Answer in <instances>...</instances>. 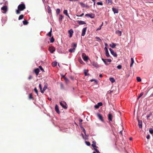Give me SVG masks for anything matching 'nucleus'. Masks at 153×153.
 <instances>
[{
    "mask_svg": "<svg viewBox=\"0 0 153 153\" xmlns=\"http://www.w3.org/2000/svg\"><path fill=\"white\" fill-rule=\"evenodd\" d=\"M25 8V5L23 2H22L21 4H19L18 7V9L22 11Z\"/></svg>",
    "mask_w": 153,
    "mask_h": 153,
    "instance_id": "obj_1",
    "label": "nucleus"
},
{
    "mask_svg": "<svg viewBox=\"0 0 153 153\" xmlns=\"http://www.w3.org/2000/svg\"><path fill=\"white\" fill-rule=\"evenodd\" d=\"M82 57L85 61H87L88 59V57L86 56L85 53H82Z\"/></svg>",
    "mask_w": 153,
    "mask_h": 153,
    "instance_id": "obj_2",
    "label": "nucleus"
},
{
    "mask_svg": "<svg viewBox=\"0 0 153 153\" xmlns=\"http://www.w3.org/2000/svg\"><path fill=\"white\" fill-rule=\"evenodd\" d=\"M3 13H5L7 10V7L6 6H5L1 7V9Z\"/></svg>",
    "mask_w": 153,
    "mask_h": 153,
    "instance_id": "obj_3",
    "label": "nucleus"
},
{
    "mask_svg": "<svg viewBox=\"0 0 153 153\" xmlns=\"http://www.w3.org/2000/svg\"><path fill=\"white\" fill-rule=\"evenodd\" d=\"M60 104L65 109L67 108V107L66 106L67 105L65 102L64 101H61L60 102Z\"/></svg>",
    "mask_w": 153,
    "mask_h": 153,
    "instance_id": "obj_4",
    "label": "nucleus"
},
{
    "mask_svg": "<svg viewBox=\"0 0 153 153\" xmlns=\"http://www.w3.org/2000/svg\"><path fill=\"white\" fill-rule=\"evenodd\" d=\"M86 16H88L92 19L94 18L95 16V15L93 13H89L85 15Z\"/></svg>",
    "mask_w": 153,
    "mask_h": 153,
    "instance_id": "obj_5",
    "label": "nucleus"
},
{
    "mask_svg": "<svg viewBox=\"0 0 153 153\" xmlns=\"http://www.w3.org/2000/svg\"><path fill=\"white\" fill-rule=\"evenodd\" d=\"M109 50L110 51L111 53L114 57H116L117 56V53H116L114 52V51L111 48H109Z\"/></svg>",
    "mask_w": 153,
    "mask_h": 153,
    "instance_id": "obj_6",
    "label": "nucleus"
},
{
    "mask_svg": "<svg viewBox=\"0 0 153 153\" xmlns=\"http://www.w3.org/2000/svg\"><path fill=\"white\" fill-rule=\"evenodd\" d=\"M87 27L83 28L82 31L81 36H84L85 34L86 30H87Z\"/></svg>",
    "mask_w": 153,
    "mask_h": 153,
    "instance_id": "obj_7",
    "label": "nucleus"
},
{
    "mask_svg": "<svg viewBox=\"0 0 153 153\" xmlns=\"http://www.w3.org/2000/svg\"><path fill=\"white\" fill-rule=\"evenodd\" d=\"M49 49L50 52L51 53H53L55 51V48L52 46L50 47Z\"/></svg>",
    "mask_w": 153,
    "mask_h": 153,
    "instance_id": "obj_8",
    "label": "nucleus"
},
{
    "mask_svg": "<svg viewBox=\"0 0 153 153\" xmlns=\"http://www.w3.org/2000/svg\"><path fill=\"white\" fill-rule=\"evenodd\" d=\"M68 33L69 34V37L70 38L72 36L73 34L74 33V31L72 29H71L70 30H69Z\"/></svg>",
    "mask_w": 153,
    "mask_h": 153,
    "instance_id": "obj_9",
    "label": "nucleus"
},
{
    "mask_svg": "<svg viewBox=\"0 0 153 153\" xmlns=\"http://www.w3.org/2000/svg\"><path fill=\"white\" fill-rule=\"evenodd\" d=\"M138 126L140 128H142V121L140 120H138Z\"/></svg>",
    "mask_w": 153,
    "mask_h": 153,
    "instance_id": "obj_10",
    "label": "nucleus"
},
{
    "mask_svg": "<svg viewBox=\"0 0 153 153\" xmlns=\"http://www.w3.org/2000/svg\"><path fill=\"white\" fill-rule=\"evenodd\" d=\"M55 109L56 111L58 114L59 113L60 111L59 109L58 106L57 105H56L55 106Z\"/></svg>",
    "mask_w": 153,
    "mask_h": 153,
    "instance_id": "obj_11",
    "label": "nucleus"
},
{
    "mask_svg": "<svg viewBox=\"0 0 153 153\" xmlns=\"http://www.w3.org/2000/svg\"><path fill=\"white\" fill-rule=\"evenodd\" d=\"M112 118L113 117L112 114L110 113L108 115V120H109L110 121H112Z\"/></svg>",
    "mask_w": 153,
    "mask_h": 153,
    "instance_id": "obj_12",
    "label": "nucleus"
},
{
    "mask_svg": "<svg viewBox=\"0 0 153 153\" xmlns=\"http://www.w3.org/2000/svg\"><path fill=\"white\" fill-rule=\"evenodd\" d=\"M77 22L79 24V25H84V24H86V23H85V22L83 21H77Z\"/></svg>",
    "mask_w": 153,
    "mask_h": 153,
    "instance_id": "obj_13",
    "label": "nucleus"
},
{
    "mask_svg": "<svg viewBox=\"0 0 153 153\" xmlns=\"http://www.w3.org/2000/svg\"><path fill=\"white\" fill-rule=\"evenodd\" d=\"M117 44L115 43H111L109 45V46L110 47L112 48H114L116 46Z\"/></svg>",
    "mask_w": 153,
    "mask_h": 153,
    "instance_id": "obj_14",
    "label": "nucleus"
},
{
    "mask_svg": "<svg viewBox=\"0 0 153 153\" xmlns=\"http://www.w3.org/2000/svg\"><path fill=\"white\" fill-rule=\"evenodd\" d=\"M115 33L119 36H120L121 35L122 32L121 31L117 30L116 31Z\"/></svg>",
    "mask_w": 153,
    "mask_h": 153,
    "instance_id": "obj_15",
    "label": "nucleus"
},
{
    "mask_svg": "<svg viewBox=\"0 0 153 153\" xmlns=\"http://www.w3.org/2000/svg\"><path fill=\"white\" fill-rule=\"evenodd\" d=\"M93 65L95 67H96V68H98L99 67V66L98 65V64L97 63L95 62H93Z\"/></svg>",
    "mask_w": 153,
    "mask_h": 153,
    "instance_id": "obj_16",
    "label": "nucleus"
},
{
    "mask_svg": "<svg viewBox=\"0 0 153 153\" xmlns=\"http://www.w3.org/2000/svg\"><path fill=\"white\" fill-rule=\"evenodd\" d=\"M112 10L114 13H118V10L114 7H113Z\"/></svg>",
    "mask_w": 153,
    "mask_h": 153,
    "instance_id": "obj_17",
    "label": "nucleus"
},
{
    "mask_svg": "<svg viewBox=\"0 0 153 153\" xmlns=\"http://www.w3.org/2000/svg\"><path fill=\"white\" fill-rule=\"evenodd\" d=\"M97 116L102 121H103V120L102 118V117L101 115L99 113L97 114Z\"/></svg>",
    "mask_w": 153,
    "mask_h": 153,
    "instance_id": "obj_18",
    "label": "nucleus"
},
{
    "mask_svg": "<svg viewBox=\"0 0 153 153\" xmlns=\"http://www.w3.org/2000/svg\"><path fill=\"white\" fill-rule=\"evenodd\" d=\"M63 13L65 14L66 16H68L69 18H70L69 16V15L68 13V10H64Z\"/></svg>",
    "mask_w": 153,
    "mask_h": 153,
    "instance_id": "obj_19",
    "label": "nucleus"
},
{
    "mask_svg": "<svg viewBox=\"0 0 153 153\" xmlns=\"http://www.w3.org/2000/svg\"><path fill=\"white\" fill-rule=\"evenodd\" d=\"M34 72L36 74V75H38L39 72V70L38 68L34 70Z\"/></svg>",
    "mask_w": 153,
    "mask_h": 153,
    "instance_id": "obj_20",
    "label": "nucleus"
},
{
    "mask_svg": "<svg viewBox=\"0 0 153 153\" xmlns=\"http://www.w3.org/2000/svg\"><path fill=\"white\" fill-rule=\"evenodd\" d=\"M93 144H92L91 146L92 147H93L94 148V147H96V142L95 141H93L92 142Z\"/></svg>",
    "mask_w": 153,
    "mask_h": 153,
    "instance_id": "obj_21",
    "label": "nucleus"
},
{
    "mask_svg": "<svg viewBox=\"0 0 153 153\" xmlns=\"http://www.w3.org/2000/svg\"><path fill=\"white\" fill-rule=\"evenodd\" d=\"M106 2L109 4H112V0H106Z\"/></svg>",
    "mask_w": 153,
    "mask_h": 153,
    "instance_id": "obj_22",
    "label": "nucleus"
},
{
    "mask_svg": "<svg viewBox=\"0 0 153 153\" xmlns=\"http://www.w3.org/2000/svg\"><path fill=\"white\" fill-rule=\"evenodd\" d=\"M47 88V85H45L43 90H42V93H44V91Z\"/></svg>",
    "mask_w": 153,
    "mask_h": 153,
    "instance_id": "obj_23",
    "label": "nucleus"
},
{
    "mask_svg": "<svg viewBox=\"0 0 153 153\" xmlns=\"http://www.w3.org/2000/svg\"><path fill=\"white\" fill-rule=\"evenodd\" d=\"M134 61L133 59L132 58H131V64L130 65V67H132V66L133 65V64L134 63Z\"/></svg>",
    "mask_w": 153,
    "mask_h": 153,
    "instance_id": "obj_24",
    "label": "nucleus"
},
{
    "mask_svg": "<svg viewBox=\"0 0 153 153\" xmlns=\"http://www.w3.org/2000/svg\"><path fill=\"white\" fill-rule=\"evenodd\" d=\"M75 50V48H71L69 50V51L71 53H73L74 52Z\"/></svg>",
    "mask_w": 153,
    "mask_h": 153,
    "instance_id": "obj_25",
    "label": "nucleus"
},
{
    "mask_svg": "<svg viewBox=\"0 0 153 153\" xmlns=\"http://www.w3.org/2000/svg\"><path fill=\"white\" fill-rule=\"evenodd\" d=\"M109 80L112 83H113L115 82V80L114 78L113 77L110 78L109 79Z\"/></svg>",
    "mask_w": 153,
    "mask_h": 153,
    "instance_id": "obj_26",
    "label": "nucleus"
},
{
    "mask_svg": "<svg viewBox=\"0 0 153 153\" xmlns=\"http://www.w3.org/2000/svg\"><path fill=\"white\" fill-rule=\"evenodd\" d=\"M52 28H51L50 31L47 34V35L50 37L51 36Z\"/></svg>",
    "mask_w": 153,
    "mask_h": 153,
    "instance_id": "obj_27",
    "label": "nucleus"
},
{
    "mask_svg": "<svg viewBox=\"0 0 153 153\" xmlns=\"http://www.w3.org/2000/svg\"><path fill=\"white\" fill-rule=\"evenodd\" d=\"M80 127H81L82 130V131L84 132V133L85 134V135H86V131H85V129L82 126H80Z\"/></svg>",
    "mask_w": 153,
    "mask_h": 153,
    "instance_id": "obj_28",
    "label": "nucleus"
},
{
    "mask_svg": "<svg viewBox=\"0 0 153 153\" xmlns=\"http://www.w3.org/2000/svg\"><path fill=\"white\" fill-rule=\"evenodd\" d=\"M52 65L53 66L55 67L57 65V62H53L52 63Z\"/></svg>",
    "mask_w": 153,
    "mask_h": 153,
    "instance_id": "obj_29",
    "label": "nucleus"
},
{
    "mask_svg": "<svg viewBox=\"0 0 153 153\" xmlns=\"http://www.w3.org/2000/svg\"><path fill=\"white\" fill-rule=\"evenodd\" d=\"M82 135L84 139L86 140L87 139L88 136L86 134L85 135V136H84L83 134H82Z\"/></svg>",
    "mask_w": 153,
    "mask_h": 153,
    "instance_id": "obj_30",
    "label": "nucleus"
},
{
    "mask_svg": "<svg viewBox=\"0 0 153 153\" xmlns=\"http://www.w3.org/2000/svg\"><path fill=\"white\" fill-rule=\"evenodd\" d=\"M88 70H84V73L85 75V76H87V75H89V74H87V73L88 72Z\"/></svg>",
    "mask_w": 153,
    "mask_h": 153,
    "instance_id": "obj_31",
    "label": "nucleus"
},
{
    "mask_svg": "<svg viewBox=\"0 0 153 153\" xmlns=\"http://www.w3.org/2000/svg\"><path fill=\"white\" fill-rule=\"evenodd\" d=\"M23 24L25 25H27L28 24V22L27 20H24L23 22Z\"/></svg>",
    "mask_w": 153,
    "mask_h": 153,
    "instance_id": "obj_32",
    "label": "nucleus"
},
{
    "mask_svg": "<svg viewBox=\"0 0 153 153\" xmlns=\"http://www.w3.org/2000/svg\"><path fill=\"white\" fill-rule=\"evenodd\" d=\"M81 6L82 7H85V5L83 2H80L79 3Z\"/></svg>",
    "mask_w": 153,
    "mask_h": 153,
    "instance_id": "obj_33",
    "label": "nucleus"
},
{
    "mask_svg": "<svg viewBox=\"0 0 153 153\" xmlns=\"http://www.w3.org/2000/svg\"><path fill=\"white\" fill-rule=\"evenodd\" d=\"M105 55L107 57H108L110 56V55H109V52H108V51H106L105 52Z\"/></svg>",
    "mask_w": 153,
    "mask_h": 153,
    "instance_id": "obj_34",
    "label": "nucleus"
},
{
    "mask_svg": "<svg viewBox=\"0 0 153 153\" xmlns=\"http://www.w3.org/2000/svg\"><path fill=\"white\" fill-rule=\"evenodd\" d=\"M60 18H59V19L60 21H61L62 20L64 17V16L62 15H60Z\"/></svg>",
    "mask_w": 153,
    "mask_h": 153,
    "instance_id": "obj_35",
    "label": "nucleus"
},
{
    "mask_svg": "<svg viewBox=\"0 0 153 153\" xmlns=\"http://www.w3.org/2000/svg\"><path fill=\"white\" fill-rule=\"evenodd\" d=\"M79 62L81 64H84L85 63L83 62L82 61L81 59H79Z\"/></svg>",
    "mask_w": 153,
    "mask_h": 153,
    "instance_id": "obj_36",
    "label": "nucleus"
},
{
    "mask_svg": "<svg viewBox=\"0 0 153 153\" xmlns=\"http://www.w3.org/2000/svg\"><path fill=\"white\" fill-rule=\"evenodd\" d=\"M102 60L103 62L105 65H107V64L106 62L107 60L106 59H104L103 58H102Z\"/></svg>",
    "mask_w": 153,
    "mask_h": 153,
    "instance_id": "obj_37",
    "label": "nucleus"
},
{
    "mask_svg": "<svg viewBox=\"0 0 153 153\" xmlns=\"http://www.w3.org/2000/svg\"><path fill=\"white\" fill-rule=\"evenodd\" d=\"M143 94V93L142 92L140 94L138 97L137 98V100H138L141 97Z\"/></svg>",
    "mask_w": 153,
    "mask_h": 153,
    "instance_id": "obj_38",
    "label": "nucleus"
},
{
    "mask_svg": "<svg viewBox=\"0 0 153 153\" xmlns=\"http://www.w3.org/2000/svg\"><path fill=\"white\" fill-rule=\"evenodd\" d=\"M23 15H21L19 17V20H20L22 19L23 17Z\"/></svg>",
    "mask_w": 153,
    "mask_h": 153,
    "instance_id": "obj_39",
    "label": "nucleus"
},
{
    "mask_svg": "<svg viewBox=\"0 0 153 153\" xmlns=\"http://www.w3.org/2000/svg\"><path fill=\"white\" fill-rule=\"evenodd\" d=\"M54 39L53 37H52L50 39V42L51 43H53L54 42Z\"/></svg>",
    "mask_w": 153,
    "mask_h": 153,
    "instance_id": "obj_40",
    "label": "nucleus"
},
{
    "mask_svg": "<svg viewBox=\"0 0 153 153\" xmlns=\"http://www.w3.org/2000/svg\"><path fill=\"white\" fill-rule=\"evenodd\" d=\"M60 12V10L59 8H57L56 10V13L57 14H59Z\"/></svg>",
    "mask_w": 153,
    "mask_h": 153,
    "instance_id": "obj_41",
    "label": "nucleus"
},
{
    "mask_svg": "<svg viewBox=\"0 0 153 153\" xmlns=\"http://www.w3.org/2000/svg\"><path fill=\"white\" fill-rule=\"evenodd\" d=\"M137 81L138 82H140L141 81V79L140 77H137Z\"/></svg>",
    "mask_w": 153,
    "mask_h": 153,
    "instance_id": "obj_42",
    "label": "nucleus"
},
{
    "mask_svg": "<svg viewBox=\"0 0 153 153\" xmlns=\"http://www.w3.org/2000/svg\"><path fill=\"white\" fill-rule=\"evenodd\" d=\"M149 132L150 134H152L153 133V129L152 128L150 129Z\"/></svg>",
    "mask_w": 153,
    "mask_h": 153,
    "instance_id": "obj_43",
    "label": "nucleus"
},
{
    "mask_svg": "<svg viewBox=\"0 0 153 153\" xmlns=\"http://www.w3.org/2000/svg\"><path fill=\"white\" fill-rule=\"evenodd\" d=\"M95 38L97 39V41H99V42H101V39L99 38L98 37H96Z\"/></svg>",
    "mask_w": 153,
    "mask_h": 153,
    "instance_id": "obj_44",
    "label": "nucleus"
},
{
    "mask_svg": "<svg viewBox=\"0 0 153 153\" xmlns=\"http://www.w3.org/2000/svg\"><path fill=\"white\" fill-rule=\"evenodd\" d=\"M85 143L88 146H90L91 145L90 143L88 141H85Z\"/></svg>",
    "mask_w": 153,
    "mask_h": 153,
    "instance_id": "obj_45",
    "label": "nucleus"
},
{
    "mask_svg": "<svg viewBox=\"0 0 153 153\" xmlns=\"http://www.w3.org/2000/svg\"><path fill=\"white\" fill-rule=\"evenodd\" d=\"M39 87L40 88L41 92L42 93V88L41 86V85L40 84H39Z\"/></svg>",
    "mask_w": 153,
    "mask_h": 153,
    "instance_id": "obj_46",
    "label": "nucleus"
},
{
    "mask_svg": "<svg viewBox=\"0 0 153 153\" xmlns=\"http://www.w3.org/2000/svg\"><path fill=\"white\" fill-rule=\"evenodd\" d=\"M122 66L121 65H119L117 66V68L118 69H120L122 68Z\"/></svg>",
    "mask_w": 153,
    "mask_h": 153,
    "instance_id": "obj_47",
    "label": "nucleus"
},
{
    "mask_svg": "<svg viewBox=\"0 0 153 153\" xmlns=\"http://www.w3.org/2000/svg\"><path fill=\"white\" fill-rule=\"evenodd\" d=\"M34 91L37 94V95H38V92L37 90V89L36 88H35L34 89Z\"/></svg>",
    "mask_w": 153,
    "mask_h": 153,
    "instance_id": "obj_48",
    "label": "nucleus"
},
{
    "mask_svg": "<svg viewBox=\"0 0 153 153\" xmlns=\"http://www.w3.org/2000/svg\"><path fill=\"white\" fill-rule=\"evenodd\" d=\"M64 79L65 80V81L67 83V82H69L68 79L66 77H65Z\"/></svg>",
    "mask_w": 153,
    "mask_h": 153,
    "instance_id": "obj_49",
    "label": "nucleus"
},
{
    "mask_svg": "<svg viewBox=\"0 0 153 153\" xmlns=\"http://www.w3.org/2000/svg\"><path fill=\"white\" fill-rule=\"evenodd\" d=\"M97 104L99 107L101 106L102 105V103L101 102L98 103Z\"/></svg>",
    "mask_w": 153,
    "mask_h": 153,
    "instance_id": "obj_50",
    "label": "nucleus"
},
{
    "mask_svg": "<svg viewBox=\"0 0 153 153\" xmlns=\"http://www.w3.org/2000/svg\"><path fill=\"white\" fill-rule=\"evenodd\" d=\"M21 10H20L19 9H18L16 10V13L17 14H19L20 13V11H21Z\"/></svg>",
    "mask_w": 153,
    "mask_h": 153,
    "instance_id": "obj_51",
    "label": "nucleus"
},
{
    "mask_svg": "<svg viewBox=\"0 0 153 153\" xmlns=\"http://www.w3.org/2000/svg\"><path fill=\"white\" fill-rule=\"evenodd\" d=\"M97 4L98 5H102L103 4L102 2H98L97 3Z\"/></svg>",
    "mask_w": 153,
    "mask_h": 153,
    "instance_id": "obj_52",
    "label": "nucleus"
},
{
    "mask_svg": "<svg viewBox=\"0 0 153 153\" xmlns=\"http://www.w3.org/2000/svg\"><path fill=\"white\" fill-rule=\"evenodd\" d=\"M94 149L97 153H101L97 149L94 148Z\"/></svg>",
    "mask_w": 153,
    "mask_h": 153,
    "instance_id": "obj_53",
    "label": "nucleus"
},
{
    "mask_svg": "<svg viewBox=\"0 0 153 153\" xmlns=\"http://www.w3.org/2000/svg\"><path fill=\"white\" fill-rule=\"evenodd\" d=\"M107 61L108 62H111V59H106Z\"/></svg>",
    "mask_w": 153,
    "mask_h": 153,
    "instance_id": "obj_54",
    "label": "nucleus"
},
{
    "mask_svg": "<svg viewBox=\"0 0 153 153\" xmlns=\"http://www.w3.org/2000/svg\"><path fill=\"white\" fill-rule=\"evenodd\" d=\"M79 124H81L82 122V120L81 119H79Z\"/></svg>",
    "mask_w": 153,
    "mask_h": 153,
    "instance_id": "obj_55",
    "label": "nucleus"
},
{
    "mask_svg": "<svg viewBox=\"0 0 153 153\" xmlns=\"http://www.w3.org/2000/svg\"><path fill=\"white\" fill-rule=\"evenodd\" d=\"M94 107L96 108H98L99 107L98 106L97 104L95 105Z\"/></svg>",
    "mask_w": 153,
    "mask_h": 153,
    "instance_id": "obj_56",
    "label": "nucleus"
},
{
    "mask_svg": "<svg viewBox=\"0 0 153 153\" xmlns=\"http://www.w3.org/2000/svg\"><path fill=\"white\" fill-rule=\"evenodd\" d=\"M84 14L83 13H82L79 16L78 15H76V16L78 17H82L84 15Z\"/></svg>",
    "mask_w": 153,
    "mask_h": 153,
    "instance_id": "obj_57",
    "label": "nucleus"
},
{
    "mask_svg": "<svg viewBox=\"0 0 153 153\" xmlns=\"http://www.w3.org/2000/svg\"><path fill=\"white\" fill-rule=\"evenodd\" d=\"M29 98L30 99H31L32 98V95L31 94H30L29 96Z\"/></svg>",
    "mask_w": 153,
    "mask_h": 153,
    "instance_id": "obj_58",
    "label": "nucleus"
},
{
    "mask_svg": "<svg viewBox=\"0 0 153 153\" xmlns=\"http://www.w3.org/2000/svg\"><path fill=\"white\" fill-rule=\"evenodd\" d=\"M104 49H105V52L108 51V49H107V47H105V48H104Z\"/></svg>",
    "mask_w": 153,
    "mask_h": 153,
    "instance_id": "obj_59",
    "label": "nucleus"
},
{
    "mask_svg": "<svg viewBox=\"0 0 153 153\" xmlns=\"http://www.w3.org/2000/svg\"><path fill=\"white\" fill-rule=\"evenodd\" d=\"M76 45H77L76 44H75V43L73 44V46L74 47V48H76Z\"/></svg>",
    "mask_w": 153,
    "mask_h": 153,
    "instance_id": "obj_60",
    "label": "nucleus"
},
{
    "mask_svg": "<svg viewBox=\"0 0 153 153\" xmlns=\"http://www.w3.org/2000/svg\"><path fill=\"white\" fill-rule=\"evenodd\" d=\"M39 68H40V69L42 71H44V70L42 68V66H39Z\"/></svg>",
    "mask_w": 153,
    "mask_h": 153,
    "instance_id": "obj_61",
    "label": "nucleus"
},
{
    "mask_svg": "<svg viewBox=\"0 0 153 153\" xmlns=\"http://www.w3.org/2000/svg\"><path fill=\"white\" fill-rule=\"evenodd\" d=\"M150 137V136L149 135H148L146 136V138H147V139H149Z\"/></svg>",
    "mask_w": 153,
    "mask_h": 153,
    "instance_id": "obj_62",
    "label": "nucleus"
},
{
    "mask_svg": "<svg viewBox=\"0 0 153 153\" xmlns=\"http://www.w3.org/2000/svg\"><path fill=\"white\" fill-rule=\"evenodd\" d=\"M61 76L62 77L64 78L65 77V75H63V74H61Z\"/></svg>",
    "mask_w": 153,
    "mask_h": 153,
    "instance_id": "obj_63",
    "label": "nucleus"
},
{
    "mask_svg": "<svg viewBox=\"0 0 153 153\" xmlns=\"http://www.w3.org/2000/svg\"><path fill=\"white\" fill-rule=\"evenodd\" d=\"M101 27L100 26V27L97 29V30H100L101 29Z\"/></svg>",
    "mask_w": 153,
    "mask_h": 153,
    "instance_id": "obj_64",
    "label": "nucleus"
}]
</instances>
